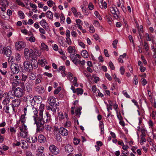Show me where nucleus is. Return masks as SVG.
Here are the masks:
<instances>
[{
    "label": "nucleus",
    "instance_id": "f257e3e1",
    "mask_svg": "<svg viewBox=\"0 0 156 156\" xmlns=\"http://www.w3.org/2000/svg\"><path fill=\"white\" fill-rule=\"evenodd\" d=\"M38 63L37 60L34 59L24 61L23 66L25 70L28 72L32 71L33 68L36 69L38 67Z\"/></svg>",
    "mask_w": 156,
    "mask_h": 156
},
{
    "label": "nucleus",
    "instance_id": "f03ea898",
    "mask_svg": "<svg viewBox=\"0 0 156 156\" xmlns=\"http://www.w3.org/2000/svg\"><path fill=\"white\" fill-rule=\"evenodd\" d=\"M41 54V52L38 49H34L33 50L31 53H30L29 56L30 58L29 60H37V57L40 56Z\"/></svg>",
    "mask_w": 156,
    "mask_h": 156
},
{
    "label": "nucleus",
    "instance_id": "7ed1b4c3",
    "mask_svg": "<svg viewBox=\"0 0 156 156\" xmlns=\"http://www.w3.org/2000/svg\"><path fill=\"white\" fill-rule=\"evenodd\" d=\"M24 93V90L20 87H17L14 90V94L16 97L20 98L22 97Z\"/></svg>",
    "mask_w": 156,
    "mask_h": 156
},
{
    "label": "nucleus",
    "instance_id": "20e7f679",
    "mask_svg": "<svg viewBox=\"0 0 156 156\" xmlns=\"http://www.w3.org/2000/svg\"><path fill=\"white\" fill-rule=\"evenodd\" d=\"M10 69L12 72L14 74H17L20 71L18 65L14 63L11 64Z\"/></svg>",
    "mask_w": 156,
    "mask_h": 156
},
{
    "label": "nucleus",
    "instance_id": "39448f33",
    "mask_svg": "<svg viewBox=\"0 0 156 156\" xmlns=\"http://www.w3.org/2000/svg\"><path fill=\"white\" fill-rule=\"evenodd\" d=\"M115 7H112L111 9H110V11L111 13L113 14L114 18L116 19H117L119 17L118 13L119 14V11L118 9L115 6Z\"/></svg>",
    "mask_w": 156,
    "mask_h": 156
},
{
    "label": "nucleus",
    "instance_id": "423d86ee",
    "mask_svg": "<svg viewBox=\"0 0 156 156\" xmlns=\"http://www.w3.org/2000/svg\"><path fill=\"white\" fill-rule=\"evenodd\" d=\"M26 98V99L25 100L26 101H30L31 103V105H32V103L33 102H35V101L38 99V98L36 96H35L34 97H33V96L31 94H30L28 95L26 98Z\"/></svg>",
    "mask_w": 156,
    "mask_h": 156
},
{
    "label": "nucleus",
    "instance_id": "0eeeda50",
    "mask_svg": "<svg viewBox=\"0 0 156 156\" xmlns=\"http://www.w3.org/2000/svg\"><path fill=\"white\" fill-rule=\"evenodd\" d=\"M20 99H17L13 100L12 102V107L14 112L15 111V108L18 107L20 105Z\"/></svg>",
    "mask_w": 156,
    "mask_h": 156
},
{
    "label": "nucleus",
    "instance_id": "6e6552de",
    "mask_svg": "<svg viewBox=\"0 0 156 156\" xmlns=\"http://www.w3.org/2000/svg\"><path fill=\"white\" fill-rule=\"evenodd\" d=\"M35 123L36 124L37 128L44 126L45 122L43 121L42 118L38 117L37 119L34 120Z\"/></svg>",
    "mask_w": 156,
    "mask_h": 156
},
{
    "label": "nucleus",
    "instance_id": "1a4fd4ad",
    "mask_svg": "<svg viewBox=\"0 0 156 156\" xmlns=\"http://www.w3.org/2000/svg\"><path fill=\"white\" fill-rule=\"evenodd\" d=\"M26 45V44L24 42L22 41H20L16 43L15 47L16 49H23L25 47Z\"/></svg>",
    "mask_w": 156,
    "mask_h": 156
},
{
    "label": "nucleus",
    "instance_id": "9d476101",
    "mask_svg": "<svg viewBox=\"0 0 156 156\" xmlns=\"http://www.w3.org/2000/svg\"><path fill=\"white\" fill-rule=\"evenodd\" d=\"M49 149L52 153L56 155L59 153L58 149L55 145H52L49 147Z\"/></svg>",
    "mask_w": 156,
    "mask_h": 156
},
{
    "label": "nucleus",
    "instance_id": "9b49d317",
    "mask_svg": "<svg viewBox=\"0 0 156 156\" xmlns=\"http://www.w3.org/2000/svg\"><path fill=\"white\" fill-rule=\"evenodd\" d=\"M70 58L72 60V61L76 65H77L79 63L80 61L77 58L76 55L74 54H72L70 55Z\"/></svg>",
    "mask_w": 156,
    "mask_h": 156
},
{
    "label": "nucleus",
    "instance_id": "f8f14e48",
    "mask_svg": "<svg viewBox=\"0 0 156 156\" xmlns=\"http://www.w3.org/2000/svg\"><path fill=\"white\" fill-rule=\"evenodd\" d=\"M0 53H2L4 55L7 57L10 56L11 55V52L10 49H0Z\"/></svg>",
    "mask_w": 156,
    "mask_h": 156
},
{
    "label": "nucleus",
    "instance_id": "ddd939ff",
    "mask_svg": "<svg viewBox=\"0 0 156 156\" xmlns=\"http://www.w3.org/2000/svg\"><path fill=\"white\" fill-rule=\"evenodd\" d=\"M59 132L62 136H67L68 134V131L63 127L60 128Z\"/></svg>",
    "mask_w": 156,
    "mask_h": 156
},
{
    "label": "nucleus",
    "instance_id": "4468645a",
    "mask_svg": "<svg viewBox=\"0 0 156 156\" xmlns=\"http://www.w3.org/2000/svg\"><path fill=\"white\" fill-rule=\"evenodd\" d=\"M50 115L48 112H46V115L44 116V118H42L43 121L44 122H48L50 120Z\"/></svg>",
    "mask_w": 156,
    "mask_h": 156
},
{
    "label": "nucleus",
    "instance_id": "2eb2a0df",
    "mask_svg": "<svg viewBox=\"0 0 156 156\" xmlns=\"http://www.w3.org/2000/svg\"><path fill=\"white\" fill-rule=\"evenodd\" d=\"M44 149V147H41L38 149L37 154V156H45L44 154L43 153V151Z\"/></svg>",
    "mask_w": 156,
    "mask_h": 156
},
{
    "label": "nucleus",
    "instance_id": "dca6fc26",
    "mask_svg": "<svg viewBox=\"0 0 156 156\" xmlns=\"http://www.w3.org/2000/svg\"><path fill=\"white\" fill-rule=\"evenodd\" d=\"M21 83V80L13 79L12 82V88H15Z\"/></svg>",
    "mask_w": 156,
    "mask_h": 156
},
{
    "label": "nucleus",
    "instance_id": "f3484780",
    "mask_svg": "<svg viewBox=\"0 0 156 156\" xmlns=\"http://www.w3.org/2000/svg\"><path fill=\"white\" fill-rule=\"evenodd\" d=\"M46 140L45 137L42 134H40L38 137V140L41 143H44Z\"/></svg>",
    "mask_w": 156,
    "mask_h": 156
},
{
    "label": "nucleus",
    "instance_id": "a211bd4d",
    "mask_svg": "<svg viewBox=\"0 0 156 156\" xmlns=\"http://www.w3.org/2000/svg\"><path fill=\"white\" fill-rule=\"evenodd\" d=\"M32 112L33 114H34V115L33 116V117L34 118V120H35L37 119L38 118V111L37 110L36 108L33 107L32 108Z\"/></svg>",
    "mask_w": 156,
    "mask_h": 156
},
{
    "label": "nucleus",
    "instance_id": "6ab92c4d",
    "mask_svg": "<svg viewBox=\"0 0 156 156\" xmlns=\"http://www.w3.org/2000/svg\"><path fill=\"white\" fill-rule=\"evenodd\" d=\"M65 151L68 153H70L73 150V148L71 145H67L65 147Z\"/></svg>",
    "mask_w": 156,
    "mask_h": 156
},
{
    "label": "nucleus",
    "instance_id": "aec40b11",
    "mask_svg": "<svg viewBox=\"0 0 156 156\" xmlns=\"http://www.w3.org/2000/svg\"><path fill=\"white\" fill-rule=\"evenodd\" d=\"M48 101H49L50 105L53 106L55 102V98L53 97H50L48 99Z\"/></svg>",
    "mask_w": 156,
    "mask_h": 156
},
{
    "label": "nucleus",
    "instance_id": "412c9836",
    "mask_svg": "<svg viewBox=\"0 0 156 156\" xmlns=\"http://www.w3.org/2000/svg\"><path fill=\"white\" fill-rule=\"evenodd\" d=\"M141 132L142 133V134L140 135V137L141 140V142L143 143L144 142H145L146 141V139L144 137V136H145V130L144 129H142L141 130Z\"/></svg>",
    "mask_w": 156,
    "mask_h": 156
},
{
    "label": "nucleus",
    "instance_id": "4be33fe9",
    "mask_svg": "<svg viewBox=\"0 0 156 156\" xmlns=\"http://www.w3.org/2000/svg\"><path fill=\"white\" fill-rule=\"evenodd\" d=\"M81 107H79L75 110L76 116H77L78 117H80V115L81 113Z\"/></svg>",
    "mask_w": 156,
    "mask_h": 156
},
{
    "label": "nucleus",
    "instance_id": "5701e85b",
    "mask_svg": "<svg viewBox=\"0 0 156 156\" xmlns=\"http://www.w3.org/2000/svg\"><path fill=\"white\" fill-rule=\"evenodd\" d=\"M36 90L39 93L42 94L44 92V87L40 86H37L36 87Z\"/></svg>",
    "mask_w": 156,
    "mask_h": 156
},
{
    "label": "nucleus",
    "instance_id": "b1692460",
    "mask_svg": "<svg viewBox=\"0 0 156 156\" xmlns=\"http://www.w3.org/2000/svg\"><path fill=\"white\" fill-rule=\"evenodd\" d=\"M82 56L84 58H87L89 56L88 54L87 51L85 50H83L81 52Z\"/></svg>",
    "mask_w": 156,
    "mask_h": 156
},
{
    "label": "nucleus",
    "instance_id": "393cba45",
    "mask_svg": "<svg viewBox=\"0 0 156 156\" xmlns=\"http://www.w3.org/2000/svg\"><path fill=\"white\" fill-rule=\"evenodd\" d=\"M25 89L26 91L28 92H30L32 91L31 85L29 83H26Z\"/></svg>",
    "mask_w": 156,
    "mask_h": 156
},
{
    "label": "nucleus",
    "instance_id": "a878e982",
    "mask_svg": "<svg viewBox=\"0 0 156 156\" xmlns=\"http://www.w3.org/2000/svg\"><path fill=\"white\" fill-rule=\"evenodd\" d=\"M30 138H29L30 142V143H34L37 141V138L36 136H33Z\"/></svg>",
    "mask_w": 156,
    "mask_h": 156
},
{
    "label": "nucleus",
    "instance_id": "bb28decb",
    "mask_svg": "<svg viewBox=\"0 0 156 156\" xmlns=\"http://www.w3.org/2000/svg\"><path fill=\"white\" fill-rule=\"evenodd\" d=\"M28 76L29 79L31 80H34L36 78L35 75L33 73H30L28 74Z\"/></svg>",
    "mask_w": 156,
    "mask_h": 156
},
{
    "label": "nucleus",
    "instance_id": "cd10ccee",
    "mask_svg": "<svg viewBox=\"0 0 156 156\" xmlns=\"http://www.w3.org/2000/svg\"><path fill=\"white\" fill-rule=\"evenodd\" d=\"M46 16L47 17L50 19H52L53 18V16L52 12L50 11H48L46 13Z\"/></svg>",
    "mask_w": 156,
    "mask_h": 156
},
{
    "label": "nucleus",
    "instance_id": "c85d7f7f",
    "mask_svg": "<svg viewBox=\"0 0 156 156\" xmlns=\"http://www.w3.org/2000/svg\"><path fill=\"white\" fill-rule=\"evenodd\" d=\"M59 116L61 119H64L65 118L66 120L68 119L67 115L66 113H64V114L61 113L60 115H59Z\"/></svg>",
    "mask_w": 156,
    "mask_h": 156
},
{
    "label": "nucleus",
    "instance_id": "c756f323",
    "mask_svg": "<svg viewBox=\"0 0 156 156\" xmlns=\"http://www.w3.org/2000/svg\"><path fill=\"white\" fill-rule=\"evenodd\" d=\"M20 132L24 131H27V126L24 124H23L22 126L19 128Z\"/></svg>",
    "mask_w": 156,
    "mask_h": 156
},
{
    "label": "nucleus",
    "instance_id": "7c9ffc66",
    "mask_svg": "<svg viewBox=\"0 0 156 156\" xmlns=\"http://www.w3.org/2000/svg\"><path fill=\"white\" fill-rule=\"evenodd\" d=\"M27 131L22 132L20 133V136L23 138H26L27 136Z\"/></svg>",
    "mask_w": 156,
    "mask_h": 156
},
{
    "label": "nucleus",
    "instance_id": "2f4dec72",
    "mask_svg": "<svg viewBox=\"0 0 156 156\" xmlns=\"http://www.w3.org/2000/svg\"><path fill=\"white\" fill-rule=\"evenodd\" d=\"M10 102V99L9 98H6L3 101L2 103L5 105H8Z\"/></svg>",
    "mask_w": 156,
    "mask_h": 156
},
{
    "label": "nucleus",
    "instance_id": "473e14b6",
    "mask_svg": "<svg viewBox=\"0 0 156 156\" xmlns=\"http://www.w3.org/2000/svg\"><path fill=\"white\" fill-rule=\"evenodd\" d=\"M25 121L26 119L25 115L24 114L21 115L20 117V121H21L22 123L24 124L25 122Z\"/></svg>",
    "mask_w": 156,
    "mask_h": 156
},
{
    "label": "nucleus",
    "instance_id": "72a5a7b5",
    "mask_svg": "<svg viewBox=\"0 0 156 156\" xmlns=\"http://www.w3.org/2000/svg\"><path fill=\"white\" fill-rule=\"evenodd\" d=\"M77 90V94L78 95H79V94H82L83 93V90L82 88H77L76 89Z\"/></svg>",
    "mask_w": 156,
    "mask_h": 156
},
{
    "label": "nucleus",
    "instance_id": "f704fd0d",
    "mask_svg": "<svg viewBox=\"0 0 156 156\" xmlns=\"http://www.w3.org/2000/svg\"><path fill=\"white\" fill-rule=\"evenodd\" d=\"M24 54L26 55L27 56L30 55V53H31L33 49H25Z\"/></svg>",
    "mask_w": 156,
    "mask_h": 156
},
{
    "label": "nucleus",
    "instance_id": "c9c22d12",
    "mask_svg": "<svg viewBox=\"0 0 156 156\" xmlns=\"http://www.w3.org/2000/svg\"><path fill=\"white\" fill-rule=\"evenodd\" d=\"M3 109L6 113H9V105H5V106H4Z\"/></svg>",
    "mask_w": 156,
    "mask_h": 156
},
{
    "label": "nucleus",
    "instance_id": "e433bc0d",
    "mask_svg": "<svg viewBox=\"0 0 156 156\" xmlns=\"http://www.w3.org/2000/svg\"><path fill=\"white\" fill-rule=\"evenodd\" d=\"M44 129V126H40L39 127H37V131L41 133V132H43V131Z\"/></svg>",
    "mask_w": 156,
    "mask_h": 156
},
{
    "label": "nucleus",
    "instance_id": "4c0bfd02",
    "mask_svg": "<svg viewBox=\"0 0 156 156\" xmlns=\"http://www.w3.org/2000/svg\"><path fill=\"white\" fill-rule=\"evenodd\" d=\"M98 4L100 7L102 9L104 7L105 9H106L107 7V4L106 2H104L103 3H102L101 5L99 3Z\"/></svg>",
    "mask_w": 156,
    "mask_h": 156
},
{
    "label": "nucleus",
    "instance_id": "58836bf2",
    "mask_svg": "<svg viewBox=\"0 0 156 156\" xmlns=\"http://www.w3.org/2000/svg\"><path fill=\"white\" fill-rule=\"evenodd\" d=\"M18 14L19 16L20 17V18L21 19H23L25 18V16L24 14L22 11H19L18 12Z\"/></svg>",
    "mask_w": 156,
    "mask_h": 156
},
{
    "label": "nucleus",
    "instance_id": "ea45409f",
    "mask_svg": "<svg viewBox=\"0 0 156 156\" xmlns=\"http://www.w3.org/2000/svg\"><path fill=\"white\" fill-rule=\"evenodd\" d=\"M80 139H78L74 138L73 139V143L75 145L78 144L80 142Z\"/></svg>",
    "mask_w": 156,
    "mask_h": 156
},
{
    "label": "nucleus",
    "instance_id": "a19ab883",
    "mask_svg": "<svg viewBox=\"0 0 156 156\" xmlns=\"http://www.w3.org/2000/svg\"><path fill=\"white\" fill-rule=\"evenodd\" d=\"M40 48L41 49H48V46L45 45L44 43H42Z\"/></svg>",
    "mask_w": 156,
    "mask_h": 156
},
{
    "label": "nucleus",
    "instance_id": "79ce46f5",
    "mask_svg": "<svg viewBox=\"0 0 156 156\" xmlns=\"http://www.w3.org/2000/svg\"><path fill=\"white\" fill-rule=\"evenodd\" d=\"M55 136L56 138V139L57 141H61L62 140V138L59 133H58L57 134H56Z\"/></svg>",
    "mask_w": 156,
    "mask_h": 156
},
{
    "label": "nucleus",
    "instance_id": "37998d69",
    "mask_svg": "<svg viewBox=\"0 0 156 156\" xmlns=\"http://www.w3.org/2000/svg\"><path fill=\"white\" fill-rule=\"evenodd\" d=\"M61 87H58L57 88L54 90V94H58L61 90Z\"/></svg>",
    "mask_w": 156,
    "mask_h": 156
},
{
    "label": "nucleus",
    "instance_id": "c03bdc74",
    "mask_svg": "<svg viewBox=\"0 0 156 156\" xmlns=\"http://www.w3.org/2000/svg\"><path fill=\"white\" fill-rule=\"evenodd\" d=\"M77 79L76 77H75L74 78V80L73 81V85L74 86H75L76 87H78V84L77 83Z\"/></svg>",
    "mask_w": 156,
    "mask_h": 156
},
{
    "label": "nucleus",
    "instance_id": "a18cd8bd",
    "mask_svg": "<svg viewBox=\"0 0 156 156\" xmlns=\"http://www.w3.org/2000/svg\"><path fill=\"white\" fill-rule=\"evenodd\" d=\"M47 3L48 6L50 7H51L53 6V4H55V3L53 2V1L51 0L48 1Z\"/></svg>",
    "mask_w": 156,
    "mask_h": 156
},
{
    "label": "nucleus",
    "instance_id": "49530a36",
    "mask_svg": "<svg viewBox=\"0 0 156 156\" xmlns=\"http://www.w3.org/2000/svg\"><path fill=\"white\" fill-rule=\"evenodd\" d=\"M8 5V2L6 0H2L1 1V5L3 6H6Z\"/></svg>",
    "mask_w": 156,
    "mask_h": 156
},
{
    "label": "nucleus",
    "instance_id": "de8ad7c7",
    "mask_svg": "<svg viewBox=\"0 0 156 156\" xmlns=\"http://www.w3.org/2000/svg\"><path fill=\"white\" fill-rule=\"evenodd\" d=\"M27 76L23 74L22 75V78L21 79V81H25L27 78Z\"/></svg>",
    "mask_w": 156,
    "mask_h": 156
},
{
    "label": "nucleus",
    "instance_id": "09e8293b",
    "mask_svg": "<svg viewBox=\"0 0 156 156\" xmlns=\"http://www.w3.org/2000/svg\"><path fill=\"white\" fill-rule=\"evenodd\" d=\"M133 83L135 85H136L138 83L137 77L136 75L134 76V77Z\"/></svg>",
    "mask_w": 156,
    "mask_h": 156
},
{
    "label": "nucleus",
    "instance_id": "8fccbe9b",
    "mask_svg": "<svg viewBox=\"0 0 156 156\" xmlns=\"http://www.w3.org/2000/svg\"><path fill=\"white\" fill-rule=\"evenodd\" d=\"M118 41L116 39L113 42L112 45L114 48H116V44H117Z\"/></svg>",
    "mask_w": 156,
    "mask_h": 156
},
{
    "label": "nucleus",
    "instance_id": "3c124183",
    "mask_svg": "<svg viewBox=\"0 0 156 156\" xmlns=\"http://www.w3.org/2000/svg\"><path fill=\"white\" fill-rule=\"evenodd\" d=\"M109 65L112 70H114L115 69V67L112 62L110 61L109 62Z\"/></svg>",
    "mask_w": 156,
    "mask_h": 156
},
{
    "label": "nucleus",
    "instance_id": "603ef678",
    "mask_svg": "<svg viewBox=\"0 0 156 156\" xmlns=\"http://www.w3.org/2000/svg\"><path fill=\"white\" fill-rule=\"evenodd\" d=\"M71 123L70 121L67 122L65 124V127H69L71 126Z\"/></svg>",
    "mask_w": 156,
    "mask_h": 156
},
{
    "label": "nucleus",
    "instance_id": "864d4df0",
    "mask_svg": "<svg viewBox=\"0 0 156 156\" xmlns=\"http://www.w3.org/2000/svg\"><path fill=\"white\" fill-rule=\"evenodd\" d=\"M43 74L44 75L48 76L49 77H51L53 76L52 74L51 73L47 72L44 73Z\"/></svg>",
    "mask_w": 156,
    "mask_h": 156
},
{
    "label": "nucleus",
    "instance_id": "5fc2aeb1",
    "mask_svg": "<svg viewBox=\"0 0 156 156\" xmlns=\"http://www.w3.org/2000/svg\"><path fill=\"white\" fill-rule=\"evenodd\" d=\"M105 77L108 79L109 81H111L112 80V78L110 75L108 73H106L105 74Z\"/></svg>",
    "mask_w": 156,
    "mask_h": 156
},
{
    "label": "nucleus",
    "instance_id": "6e6d98bb",
    "mask_svg": "<svg viewBox=\"0 0 156 156\" xmlns=\"http://www.w3.org/2000/svg\"><path fill=\"white\" fill-rule=\"evenodd\" d=\"M68 51L69 53H73V54L74 55L75 53H76V49H68Z\"/></svg>",
    "mask_w": 156,
    "mask_h": 156
},
{
    "label": "nucleus",
    "instance_id": "4d7b16f0",
    "mask_svg": "<svg viewBox=\"0 0 156 156\" xmlns=\"http://www.w3.org/2000/svg\"><path fill=\"white\" fill-rule=\"evenodd\" d=\"M52 107V108L51 109V110L53 112H55L56 110L58 111L59 110V108H54V105L53 106H51Z\"/></svg>",
    "mask_w": 156,
    "mask_h": 156
},
{
    "label": "nucleus",
    "instance_id": "13d9d810",
    "mask_svg": "<svg viewBox=\"0 0 156 156\" xmlns=\"http://www.w3.org/2000/svg\"><path fill=\"white\" fill-rule=\"evenodd\" d=\"M45 126H45V129L47 130H48L50 132L51 130V127L50 126H49L48 125H45Z\"/></svg>",
    "mask_w": 156,
    "mask_h": 156
},
{
    "label": "nucleus",
    "instance_id": "bf43d9fd",
    "mask_svg": "<svg viewBox=\"0 0 156 156\" xmlns=\"http://www.w3.org/2000/svg\"><path fill=\"white\" fill-rule=\"evenodd\" d=\"M141 80H142V85L143 86H145L147 83V81L145 79L143 78L141 79Z\"/></svg>",
    "mask_w": 156,
    "mask_h": 156
},
{
    "label": "nucleus",
    "instance_id": "052dcab7",
    "mask_svg": "<svg viewBox=\"0 0 156 156\" xmlns=\"http://www.w3.org/2000/svg\"><path fill=\"white\" fill-rule=\"evenodd\" d=\"M88 7L89 9L90 10H92L94 7V6L91 3H89Z\"/></svg>",
    "mask_w": 156,
    "mask_h": 156
},
{
    "label": "nucleus",
    "instance_id": "680f3d73",
    "mask_svg": "<svg viewBox=\"0 0 156 156\" xmlns=\"http://www.w3.org/2000/svg\"><path fill=\"white\" fill-rule=\"evenodd\" d=\"M123 94L127 98H130V96L128 94L126 90H124L122 91Z\"/></svg>",
    "mask_w": 156,
    "mask_h": 156
},
{
    "label": "nucleus",
    "instance_id": "e2e57ef3",
    "mask_svg": "<svg viewBox=\"0 0 156 156\" xmlns=\"http://www.w3.org/2000/svg\"><path fill=\"white\" fill-rule=\"evenodd\" d=\"M120 70L122 75H123L125 72V69L123 66H121L120 68Z\"/></svg>",
    "mask_w": 156,
    "mask_h": 156
},
{
    "label": "nucleus",
    "instance_id": "0e129e2a",
    "mask_svg": "<svg viewBox=\"0 0 156 156\" xmlns=\"http://www.w3.org/2000/svg\"><path fill=\"white\" fill-rule=\"evenodd\" d=\"M138 31H139V34L140 36H141V34L140 33V32L141 31L142 32H143V26L142 25H140L139 27L138 28Z\"/></svg>",
    "mask_w": 156,
    "mask_h": 156
},
{
    "label": "nucleus",
    "instance_id": "69168bd1",
    "mask_svg": "<svg viewBox=\"0 0 156 156\" xmlns=\"http://www.w3.org/2000/svg\"><path fill=\"white\" fill-rule=\"evenodd\" d=\"M40 24L42 25L44 24H48L46 22L45 20L44 19H42V20L40 22Z\"/></svg>",
    "mask_w": 156,
    "mask_h": 156
},
{
    "label": "nucleus",
    "instance_id": "338daca9",
    "mask_svg": "<svg viewBox=\"0 0 156 156\" xmlns=\"http://www.w3.org/2000/svg\"><path fill=\"white\" fill-rule=\"evenodd\" d=\"M65 67L64 66H61L59 68L58 72L62 70V71H65Z\"/></svg>",
    "mask_w": 156,
    "mask_h": 156
},
{
    "label": "nucleus",
    "instance_id": "774afa93",
    "mask_svg": "<svg viewBox=\"0 0 156 156\" xmlns=\"http://www.w3.org/2000/svg\"><path fill=\"white\" fill-rule=\"evenodd\" d=\"M26 155L27 156H31L32 153L29 151H27L26 152Z\"/></svg>",
    "mask_w": 156,
    "mask_h": 156
}]
</instances>
